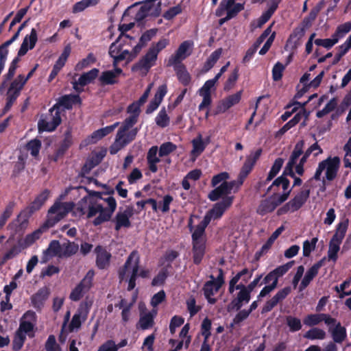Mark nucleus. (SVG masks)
I'll return each mask as SVG.
<instances>
[{
  "mask_svg": "<svg viewBox=\"0 0 351 351\" xmlns=\"http://www.w3.org/2000/svg\"><path fill=\"white\" fill-rule=\"evenodd\" d=\"M230 176L227 172H221L215 176L212 179V185L215 189L212 191L208 197L212 201H215L219 198H223L222 201L216 204L213 208L207 213L197 228H202L204 230L210 221L218 219L222 216L224 211L229 208L233 200V197L228 195L233 191H236V182H228Z\"/></svg>",
  "mask_w": 351,
  "mask_h": 351,
  "instance_id": "obj_1",
  "label": "nucleus"
},
{
  "mask_svg": "<svg viewBox=\"0 0 351 351\" xmlns=\"http://www.w3.org/2000/svg\"><path fill=\"white\" fill-rule=\"evenodd\" d=\"M117 206V201L112 196L96 199L87 196L81 200L78 209L93 225L98 226L110 220Z\"/></svg>",
  "mask_w": 351,
  "mask_h": 351,
  "instance_id": "obj_2",
  "label": "nucleus"
},
{
  "mask_svg": "<svg viewBox=\"0 0 351 351\" xmlns=\"http://www.w3.org/2000/svg\"><path fill=\"white\" fill-rule=\"evenodd\" d=\"M289 181L285 177L278 178L268 189L272 195L262 201L258 207L257 212L265 215L272 212L281 203L285 202L289 194L288 190Z\"/></svg>",
  "mask_w": 351,
  "mask_h": 351,
  "instance_id": "obj_3",
  "label": "nucleus"
},
{
  "mask_svg": "<svg viewBox=\"0 0 351 351\" xmlns=\"http://www.w3.org/2000/svg\"><path fill=\"white\" fill-rule=\"evenodd\" d=\"M304 145V142L302 140L299 141L295 145L290 159L285 169V173L286 174L293 177L295 171L298 175H302L304 173L303 166L306 162L308 156L311 154L314 156H317L322 153V149L317 145V143H314L311 147H309L304 152L303 156L300 157L303 152Z\"/></svg>",
  "mask_w": 351,
  "mask_h": 351,
  "instance_id": "obj_4",
  "label": "nucleus"
},
{
  "mask_svg": "<svg viewBox=\"0 0 351 351\" xmlns=\"http://www.w3.org/2000/svg\"><path fill=\"white\" fill-rule=\"evenodd\" d=\"M149 269L140 266V258L136 252H132L127 258L125 264L119 270V278L121 282H128V289L132 290L136 286L137 276L148 278Z\"/></svg>",
  "mask_w": 351,
  "mask_h": 351,
  "instance_id": "obj_5",
  "label": "nucleus"
},
{
  "mask_svg": "<svg viewBox=\"0 0 351 351\" xmlns=\"http://www.w3.org/2000/svg\"><path fill=\"white\" fill-rule=\"evenodd\" d=\"M134 40L127 34L121 35L109 49V54L114 60V66L123 60H131L136 55L134 53Z\"/></svg>",
  "mask_w": 351,
  "mask_h": 351,
  "instance_id": "obj_6",
  "label": "nucleus"
},
{
  "mask_svg": "<svg viewBox=\"0 0 351 351\" xmlns=\"http://www.w3.org/2000/svg\"><path fill=\"white\" fill-rule=\"evenodd\" d=\"M135 124V117H128L119 128L115 141L110 147V153L116 154L119 150L132 141L138 132V128H133Z\"/></svg>",
  "mask_w": 351,
  "mask_h": 351,
  "instance_id": "obj_7",
  "label": "nucleus"
},
{
  "mask_svg": "<svg viewBox=\"0 0 351 351\" xmlns=\"http://www.w3.org/2000/svg\"><path fill=\"white\" fill-rule=\"evenodd\" d=\"M340 163V159L337 156L328 157L321 161L316 169L314 179L323 182L326 180H333L337 175Z\"/></svg>",
  "mask_w": 351,
  "mask_h": 351,
  "instance_id": "obj_8",
  "label": "nucleus"
},
{
  "mask_svg": "<svg viewBox=\"0 0 351 351\" xmlns=\"http://www.w3.org/2000/svg\"><path fill=\"white\" fill-rule=\"evenodd\" d=\"M348 226V221L344 220L339 223L336 232L329 242L327 252L328 261L335 263L338 259L341 243L345 237Z\"/></svg>",
  "mask_w": 351,
  "mask_h": 351,
  "instance_id": "obj_9",
  "label": "nucleus"
},
{
  "mask_svg": "<svg viewBox=\"0 0 351 351\" xmlns=\"http://www.w3.org/2000/svg\"><path fill=\"white\" fill-rule=\"evenodd\" d=\"M160 1L152 0L146 1L141 6L138 11L134 8L127 10L123 16V21H127V18L131 14H135L136 21H141L147 16H157L160 12Z\"/></svg>",
  "mask_w": 351,
  "mask_h": 351,
  "instance_id": "obj_10",
  "label": "nucleus"
},
{
  "mask_svg": "<svg viewBox=\"0 0 351 351\" xmlns=\"http://www.w3.org/2000/svg\"><path fill=\"white\" fill-rule=\"evenodd\" d=\"M73 207V204L71 202H56L49 210L47 225L53 226L64 217Z\"/></svg>",
  "mask_w": 351,
  "mask_h": 351,
  "instance_id": "obj_11",
  "label": "nucleus"
},
{
  "mask_svg": "<svg viewBox=\"0 0 351 351\" xmlns=\"http://www.w3.org/2000/svg\"><path fill=\"white\" fill-rule=\"evenodd\" d=\"M49 112L50 114L40 119L38 123L40 132H51L60 123L61 119L57 106H53Z\"/></svg>",
  "mask_w": 351,
  "mask_h": 351,
  "instance_id": "obj_12",
  "label": "nucleus"
},
{
  "mask_svg": "<svg viewBox=\"0 0 351 351\" xmlns=\"http://www.w3.org/2000/svg\"><path fill=\"white\" fill-rule=\"evenodd\" d=\"M204 230L202 228H196L193 232L194 261L199 263L204 255L205 241L203 237Z\"/></svg>",
  "mask_w": 351,
  "mask_h": 351,
  "instance_id": "obj_13",
  "label": "nucleus"
},
{
  "mask_svg": "<svg viewBox=\"0 0 351 351\" xmlns=\"http://www.w3.org/2000/svg\"><path fill=\"white\" fill-rule=\"evenodd\" d=\"M243 93V90H240L219 101L216 106L215 114L224 113L230 108L239 104L241 101Z\"/></svg>",
  "mask_w": 351,
  "mask_h": 351,
  "instance_id": "obj_14",
  "label": "nucleus"
},
{
  "mask_svg": "<svg viewBox=\"0 0 351 351\" xmlns=\"http://www.w3.org/2000/svg\"><path fill=\"white\" fill-rule=\"evenodd\" d=\"M261 154V150L257 149L254 152H252L250 154V155L247 157L245 162L243 166L241 171L239 173L238 180L236 182V189L243 184L244 179L247 177L249 173L251 171L252 167L256 163V160L259 158Z\"/></svg>",
  "mask_w": 351,
  "mask_h": 351,
  "instance_id": "obj_15",
  "label": "nucleus"
},
{
  "mask_svg": "<svg viewBox=\"0 0 351 351\" xmlns=\"http://www.w3.org/2000/svg\"><path fill=\"white\" fill-rule=\"evenodd\" d=\"M94 275L95 273L92 270L87 272L81 282L71 293L70 298L72 300H79L82 296L90 289Z\"/></svg>",
  "mask_w": 351,
  "mask_h": 351,
  "instance_id": "obj_16",
  "label": "nucleus"
},
{
  "mask_svg": "<svg viewBox=\"0 0 351 351\" xmlns=\"http://www.w3.org/2000/svg\"><path fill=\"white\" fill-rule=\"evenodd\" d=\"M223 274L220 270L217 279H213L205 284L204 287V295L209 303L214 304L216 302L213 296L218 292L219 288L223 284Z\"/></svg>",
  "mask_w": 351,
  "mask_h": 351,
  "instance_id": "obj_17",
  "label": "nucleus"
},
{
  "mask_svg": "<svg viewBox=\"0 0 351 351\" xmlns=\"http://www.w3.org/2000/svg\"><path fill=\"white\" fill-rule=\"evenodd\" d=\"M27 82V78L20 75L11 84L8 91L6 108L9 109L16 97L19 96L21 90Z\"/></svg>",
  "mask_w": 351,
  "mask_h": 351,
  "instance_id": "obj_18",
  "label": "nucleus"
},
{
  "mask_svg": "<svg viewBox=\"0 0 351 351\" xmlns=\"http://www.w3.org/2000/svg\"><path fill=\"white\" fill-rule=\"evenodd\" d=\"M134 215V208L131 206L120 208L114 217L115 229L120 230L122 228H129L130 226V219Z\"/></svg>",
  "mask_w": 351,
  "mask_h": 351,
  "instance_id": "obj_19",
  "label": "nucleus"
},
{
  "mask_svg": "<svg viewBox=\"0 0 351 351\" xmlns=\"http://www.w3.org/2000/svg\"><path fill=\"white\" fill-rule=\"evenodd\" d=\"M193 45V43L191 41L183 42L179 46L175 54L169 58V64L171 65L177 64L186 58L192 51Z\"/></svg>",
  "mask_w": 351,
  "mask_h": 351,
  "instance_id": "obj_20",
  "label": "nucleus"
},
{
  "mask_svg": "<svg viewBox=\"0 0 351 351\" xmlns=\"http://www.w3.org/2000/svg\"><path fill=\"white\" fill-rule=\"evenodd\" d=\"M158 55L150 49L145 56L138 62L136 66V69L139 70L143 74L147 73L151 67L156 62Z\"/></svg>",
  "mask_w": 351,
  "mask_h": 351,
  "instance_id": "obj_21",
  "label": "nucleus"
},
{
  "mask_svg": "<svg viewBox=\"0 0 351 351\" xmlns=\"http://www.w3.org/2000/svg\"><path fill=\"white\" fill-rule=\"evenodd\" d=\"M309 196V191H300L295 197L289 201L284 207L286 211L293 212L298 210L307 200Z\"/></svg>",
  "mask_w": 351,
  "mask_h": 351,
  "instance_id": "obj_22",
  "label": "nucleus"
},
{
  "mask_svg": "<svg viewBox=\"0 0 351 351\" xmlns=\"http://www.w3.org/2000/svg\"><path fill=\"white\" fill-rule=\"evenodd\" d=\"M278 281V278L276 274H274L273 271L269 272L263 279V282L266 284V285L260 291L258 299L261 300L274 290L277 287Z\"/></svg>",
  "mask_w": 351,
  "mask_h": 351,
  "instance_id": "obj_23",
  "label": "nucleus"
},
{
  "mask_svg": "<svg viewBox=\"0 0 351 351\" xmlns=\"http://www.w3.org/2000/svg\"><path fill=\"white\" fill-rule=\"evenodd\" d=\"M37 32L35 29H32L29 35H27L21 44L19 50L18 56H24L29 50L33 49L37 42Z\"/></svg>",
  "mask_w": 351,
  "mask_h": 351,
  "instance_id": "obj_24",
  "label": "nucleus"
},
{
  "mask_svg": "<svg viewBox=\"0 0 351 351\" xmlns=\"http://www.w3.org/2000/svg\"><path fill=\"white\" fill-rule=\"evenodd\" d=\"M236 0H222L220 4V11L226 10V19H231L237 13L243 10V5L241 3H234Z\"/></svg>",
  "mask_w": 351,
  "mask_h": 351,
  "instance_id": "obj_25",
  "label": "nucleus"
},
{
  "mask_svg": "<svg viewBox=\"0 0 351 351\" xmlns=\"http://www.w3.org/2000/svg\"><path fill=\"white\" fill-rule=\"evenodd\" d=\"M291 289L289 287H285L278 291L269 300H268L265 304L263 311L269 312L277 304L285 299L287 295L290 293Z\"/></svg>",
  "mask_w": 351,
  "mask_h": 351,
  "instance_id": "obj_26",
  "label": "nucleus"
},
{
  "mask_svg": "<svg viewBox=\"0 0 351 351\" xmlns=\"http://www.w3.org/2000/svg\"><path fill=\"white\" fill-rule=\"evenodd\" d=\"M99 75V70L93 69L88 72L82 75L77 81L73 83V88L77 90H80V88L92 82Z\"/></svg>",
  "mask_w": 351,
  "mask_h": 351,
  "instance_id": "obj_27",
  "label": "nucleus"
},
{
  "mask_svg": "<svg viewBox=\"0 0 351 351\" xmlns=\"http://www.w3.org/2000/svg\"><path fill=\"white\" fill-rule=\"evenodd\" d=\"M119 123H115L112 125L105 127L104 128L95 131L90 136L86 139V142L87 144L95 143L107 134L111 133L117 127Z\"/></svg>",
  "mask_w": 351,
  "mask_h": 351,
  "instance_id": "obj_28",
  "label": "nucleus"
},
{
  "mask_svg": "<svg viewBox=\"0 0 351 351\" xmlns=\"http://www.w3.org/2000/svg\"><path fill=\"white\" fill-rule=\"evenodd\" d=\"M167 92V87L165 84H162L158 88L154 99L151 101L147 108V113H152L158 108Z\"/></svg>",
  "mask_w": 351,
  "mask_h": 351,
  "instance_id": "obj_29",
  "label": "nucleus"
},
{
  "mask_svg": "<svg viewBox=\"0 0 351 351\" xmlns=\"http://www.w3.org/2000/svg\"><path fill=\"white\" fill-rule=\"evenodd\" d=\"M136 298L137 292H135L133 296L132 302H128L125 300H121L120 302L117 305V306L121 309V319L123 323H127L131 319V308L133 306V304L135 302Z\"/></svg>",
  "mask_w": 351,
  "mask_h": 351,
  "instance_id": "obj_30",
  "label": "nucleus"
},
{
  "mask_svg": "<svg viewBox=\"0 0 351 351\" xmlns=\"http://www.w3.org/2000/svg\"><path fill=\"white\" fill-rule=\"evenodd\" d=\"M236 289H239V292L237 300L232 302V305L238 309L243 303H247L250 301L251 292L243 285H237Z\"/></svg>",
  "mask_w": 351,
  "mask_h": 351,
  "instance_id": "obj_31",
  "label": "nucleus"
},
{
  "mask_svg": "<svg viewBox=\"0 0 351 351\" xmlns=\"http://www.w3.org/2000/svg\"><path fill=\"white\" fill-rule=\"evenodd\" d=\"M121 73L122 70L119 68H115L112 71H105L99 77V80L102 84H114Z\"/></svg>",
  "mask_w": 351,
  "mask_h": 351,
  "instance_id": "obj_32",
  "label": "nucleus"
},
{
  "mask_svg": "<svg viewBox=\"0 0 351 351\" xmlns=\"http://www.w3.org/2000/svg\"><path fill=\"white\" fill-rule=\"evenodd\" d=\"M208 143L209 138L204 141L201 135L197 136L192 141L193 149L191 150V156L193 160H195L203 152Z\"/></svg>",
  "mask_w": 351,
  "mask_h": 351,
  "instance_id": "obj_33",
  "label": "nucleus"
},
{
  "mask_svg": "<svg viewBox=\"0 0 351 351\" xmlns=\"http://www.w3.org/2000/svg\"><path fill=\"white\" fill-rule=\"evenodd\" d=\"M157 314V310L153 309L152 312L141 313L138 324L139 328L146 330L151 328L154 324V317Z\"/></svg>",
  "mask_w": 351,
  "mask_h": 351,
  "instance_id": "obj_34",
  "label": "nucleus"
},
{
  "mask_svg": "<svg viewBox=\"0 0 351 351\" xmlns=\"http://www.w3.org/2000/svg\"><path fill=\"white\" fill-rule=\"evenodd\" d=\"M77 103H80L78 95H69L62 97L54 106H57V110L60 112L61 108L69 109Z\"/></svg>",
  "mask_w": 351,
  "mask_h": 351,
  "instance_id": "obj_35",
  "label": "nucleus"
},
{
  "mask_svg": "<svg viewBox=\"0 0 351 351\" xmlns=\"http://www.w3.org/2000/svg\"><path fill=\"white\" fill-rule=\"evenodd\" d=\"M95 250L97 252L96 263L97 267L100 269H104L108 267L111 256L110 254L101 247H97Z\"/></svg>",
  "mask_w": 351,
  "mask_h": 351,
  "instance_id": "obj_36",
  "label": "nucleus"
},
{
  "mask_svg": "<svg viewBox=\"0 0 351 351\" xmlns=\"http://www.w3.org/2000/svg\"><path fill=\"white\" fill-rule=\"evenodd\" d=\"M46 226H43L38 228V230L33 232L32 233L27 234L21 241V245L26 247L32 245L36 240H38L40 237V236L46 230Z\"/></svg>",
  "mask_w": 351,
  "mask_h": 351,
  "instance_id": "obj_37",
  "label": "nucleus"
},
{
  "mask_svg": "<svg viewBox=\"0 0 351 351\" xmlns=\"http://www.w3.org/2000/svg\"><path fill=\"white\" fill-rule=\"evenodd\" d=\"M320 267L319 264L312 266L305 274L303 279L302 280L300 285V290L304 289L313 279V278L317 274L318 269Z\"/></svg>",
  "mask_w": 351,
  "mask_h": 351,
  "instance_id": "obj_38",
  "label": "nucleus"
},
{
  "mask_svg": "<svg viewBox=\"0 0 351 351\" xmlns=\"http://www.w3.org/2000/svg\"><path fill=\"white\" fill-rule=\"evenodd\" d=\"M156 34V30L150 29L145 33H144L140 39V41L138 44L134 46V55H137V53L141 50V49L145 45V44L149 41Z\"/></svg>",
  "mask_w": 351,
  "mask_h": 351,
  "instance_id": "obj_39",
  "label": "nucleus"
},
{
  "mask_svg": "<svg viewBox=\"0 0 351 351\" xmlns=\"http://www.w3.org/2000/svg\"><path fill=\"white\" fill-rule=\"evenodd\" d=\"M64 247V246H61L58 241H53L45 252V254L47 256H62L66 255V253L63 252Z\"/></svg>",
  "mask_w": 351,
  "mask_h": 351,
  "instance_id": "obj_40",
  "label": "nucleus"
},
{
  "mask_svg": "<svg viewBox=\"0 0 351 351\" xmlns=\"http://www.w3.org/2000/svg\"><path fill=\"white\" fill-rule=\"evenodd\" d=\"M157 147H151L147 154V161L149 163V167L152 172H156L157 171L156 164L160 161L159 158L157 156Z\"/></svg>",
  "mask_w": 351,
  "mask_h": 351,
  "instance_id": "obj_41",
  "label": "nucleus"
},
{
  "mask_svg": "<svg viewBox=\"0 0 351 351\" xmlns=\"http://www.w3.org/2000/svg\"><path fill=\"white\" fill-rule=\"evenodd\" d=\"M326 332L319 328H313L308 330L304 335V337L311 340H322L326 337Z\"/></svg>",
  "mask_w": 351,
  "mask_h": 351,
  "instance_id": "obj_42",
  "label": "nucleus"
},
{
  "mask_svg": "<svg viewBox=\"0 0 351 351\" xmlns=\"http://www.w3.org/2000/svg\"><path fill=\"white\" fill-rule=\"evenodd\" d=\"M86 318V315H84L80 311L77 312L73 315L71 324L69 326V332H73L75 330L80 328L82 322H84Z\"/></svg>",
  "mask_w": 351,
  "mask_h": 351,
  "instance_id": "obj_43",
  "label": "nucleus"
},
{
  "mask_svg": "<svg viewBox=\"0 0 351 351\" xmlns=\"http://www.w3.org/2000/svg\"><path fill=\"white\" fill-rule=\"evenodd\" d=\"M332 335L335 342L340 343L343 341L346 337V330L338 323L332 330Z\"/></svg>",
  "mask_w": 351,
  "mask_h": 351,
  "instance_id": "obj_44",
  "label": "nucleus"
},
{
  "mask_svg": "<svg viewBox=\"0 0 351 351\" xmlns=\"http://www.w3.org/2000/svg\"><path fill=\"white\" fill-rule=\"evenodd\" d=\"M176 71L180 82L184 85L189 84L191 81V77L185 67L182 65H178L176 66Z\"/></svg>",
  "mask_w": 351,
  "mask_h": 351,
  "instance_id": "obj_45",
  "label": "nucleus"
},
{
  "mask_svg": "<svg viewBox=\"0 0 351 351\" xmlns=\"http://www.w3.org/2000/svg\"><path fill=\"white\" fill-rule=\"evenodd\" d=\"M71 48L70 45H66L62 53H61L60 56L56 61V64H54L53 67L58 69L59 71L61 70V69L64 66L65 64L66 60L68 57L69 56L71 53Z\"/></svg>",
  "mask_w": 351,
  "mask_h": 351,
  "instance_id": "obj_46",
  "label": "nucleus"
},
{
  "mask_svg": "<svg viewBox=\"0 0 351 351\" xmlns=\"http://www.w3.org/2000/svg\"><path fill=\"white\" fill-rule=\"evenodd\" d=\"M71 48L70 45H66L62 53H61L60 56L56 61V64H54L53 67L58 69L59 71L61 70V69L64 66L65 64L66 60L68 57L69 56L71 53Z\"/></svg>",
  "mask_w": 351,
  "mask_h": 351,
  "instance_id": "obj_47",
  "label": "nucleus"
},
{
  "mask_svg": "<svg viewBox=\"0 0 351 351\" xmlns=\"http://www.w3.org/2000/svg\"><path fill=\"white\" fill-rule=\"evenodd\" d=\"M71 48L70 45H66L62 53H61L60 56L56 61V64H54L53 67L58 69L59 71L61 70V69L64 66L65 64L66 60L68 57L69 56L71 53Z\"/></svg>",
  "mask_w": 351,
  "mask_h": 351,
  "instance_id": "obj_48",
  "label": "nucleus"
},
{
  "mask_svg": "<svg viewBox=\"0 0 351 351\" xmlns=\"http://www.w3.org/2000/svg\"><path fill=\"white\" fill-rule=\"evenodd\" d=\"M351 30V22H346L337 26L335 32L333 34L338 41L343 38Z\"/></svg>",
  "mask_w": 351,
  "mask_h": 351,
  "instance_id": "obj_49",
  "label": "nucleus"
},
{
  "mask_svg": "<svg viewBox=\"0 0 351 351\" xmlns=\"http://www.w3.org/2000/svg\"><path fill=\"white\" fill-rule=\"evenodd\" d=\"M98 2L99 0H82L74 5L73 12L75 13L82 12L90 6L95 5Z\"/></svg>",
  "mask_w": 351,
  "mask_h": 351,
  "instance_id": "obj_50",
  "label": "nucleus"
},
{
  "mask_svg": "<svg viewBox=\"0 0 351 351\" xmlns=\"http://www.w3.org/2000/svg\"><path fill=\"white\" fill-rule=\"evenodd\" d=\"M324 313L309 314L304 318V324L308 326H313L319 324L322 322Z\"/></svg>",
  "mask_w": 351,
  "mask_h": 351,
  "instance_id": "obj_51",
  "label": "nucleus"
},
{
  "mask_svg": "<svg viewBox=\"0 0 351 351\" xmlns=\"http://www.w3.org/2000/svg\"><path fill=\"white\" fill-rule=\"evenodd\" d=\"M49 295V292L47 289H42L36 293L32 299V301L35 307H40L42 302L45 300Z\"/></svg>",
  "mask_w": 351,
  "mask_h": 351,
  "instance_id": "obj_52",
  "label": "nucleus"
},
{
  "mask_svg": "<svg viewBox=\"0 0 351 351\" xmlns=\"http://www.w3.org/2000/svg\"><path fill=\"white\" fill-rule=\"evenodd\" d=\"M286 323L291 332L298 331L302 328L301 320L298 317L288 316L286 318Z\"/></svg>",
  "mask_w": 351,
  "mask_h": 351,
  "instance_id": "obj_53",
  "label": "nucleus"
},
{
  "mask_svg": "<svg viewBox=\"0 0 351 351\" xmlns=\"http://www.w3.org/2000/svg\"><path fill=\"white\" fill-rule=\"evenodd\" d=\"M221 49H218L211 53L206 62L205 63L206 71L210 70L217 62L221 55Z\"/></svg>",
  "mask_w": 351,
  "mask_h": 351,
  "instance_id": "obj_54",
  "label": "nucleus"
},
{
  "mask_svg": "<svg viewBox=\"0 0 351 351\" xmlns=\"http://www.w3.org/2000/svg\"><path fill=\"white\" fill-rule=\"evenodd\" d=\"M337 38L332 34L331 38L326 39H316L315 43L317 45L324 47L326 49H330L338 43Z\"/></svg>",
  "mask_w": 351,
  "mask_h": 351,
  "instance_id": "obj_55",
  "label": "nucleus"
},
{
  "mask_svg": "<svg viewBox=\"0 0 351 351\" xmlns=\"http://www.w3.org/2000/svg\"><path fill=\"white\" fill-rule=\"evenodd\" d=\"M317 238H313L311 241L306 240L303 243V255L308 256L310 254L315 250Z\"/></svg>",
  "mask_w": 351,
  "mask_h": 351,
  "instance_id": "obj_56",
  "label": "nucleus"
},
{
  "mask_svg": "<svg viewBox=\"0 0 351 351\" xmlns=\"http://www.w3.org/2000/svg\"><path fill=\"white\" fill-rule=\"evenodd\" d=\"M95 61L96 58L95 56L93 53H89L85 58L77 64L76 69L77 70L84 69L95 63Z\"/></svg>",
  "mask_w": 351,
  "mask_h": 351,
  "instance_id": "obj_57",
  "label": "nucleus"
},
{
  "mask_svg": "<svg viewBox=\"0 0 351 351\" xmlns=\"http://www.w3.org/2000/svg\"><path fill=\"white\" fill-rule=\"evenodd\" d=\"M105 155H106L105 150H101L99 152L93 153L91 158L88 160L86 165H89V168H91V167L97 165L101 161V160L105 156Z\"/></svg>",
  "mask_w": 351,
  "mask_h": 351,
  "instance_id": "obj_58",
  "label": "nucleus"
},
{
  "mask_svg": "<svg viewBox=\"0 0 351 351\" xmlns=\"http://www.w3.org/2000/svg\"><path fill=\"white\" fill-rule=\"evenodd\" d=\"M189 324H185L182 327L179 334L180 341H183L184 343V346L186 348L189 347V343L191 342V337L189 335Z\"/></svg>",
  "mask_w": 351,
  "mask_h": 351,
  "instance_id": "obj_59",
  "label": "nucleus"
},
{
  "mask_svg": "<svg viewBox=\"0 0 351 351\" xmlns=\"http://www.w3.org/2000/svg\"><path fill=\"white\" fill-rule=\"evenodd\" d=\"M276 9V6H272L267 11L264 12L263 15L258 19L256 21V24L255 25L256 27H261L263 24H265L274 12Z\"/></svg>",
  "mask_w": 351,
  "mask_h": 351,
  "instance_id": "obj_60",
  "label": "nucleus"
},
{
  "mask_svg": "<svg viewBox=\"0 0 351 351\" xmlns=\"http://www.w3.org/2000/svg\"><path fill=\"white\" fill-rule=\"evenodd\" d=\"M169 118L165 110H161L156 117V124L162 128L167 126L169 124Z\"/></svg>",
  "mask_w": 351,
  "mask_h": 351,
  "instance_id": "obj_61",
  "label": "nucleus"
},
{
  "mask_svg": "<svg viewBox=\"0 0 351 351\" xmlns=\"http://www.w3.org/2000/svg\"><path fill=\"white\" fill-rule=\"evenodd\" d=\"M238 79V71L234 70L229 76L226 82L224 84L223 90L225 91H229L232 89Z\"/></svg>",
  "mask_w": 351,
  "mask_h": 351,
  "instance_id": "obj_62",
  "label": "nucleus"
},
{
  "mask_svg": "<svg viewBox=\"0 0 351 351\" xmlns=\"http://www.w3.org/2000/svg\"><path fill=\"white\" fill-rule=\"evenodd\" d=\"M169 44V40L167 38H162L157 43L152 44L149 49L153 50L158 55V53L165 49Z\"/></svg>",
  "mask_w": 351,
  "mask_h": 351,
  "instance_id": "obj_63",
  "label": "nucleus"
},
{
  "mask_svg": "<svg viewBox=\"0 0 351 351\" xmlns=\"http://www.w3.org/2000/svg\"><path fill=\"white\" fill-rule=\"evenodd\" d=\"M49 196V192L48 191H43L34 200V202L32 204V208L34 209H38L48 199Z\"/></svg>",
  "mask_w": 351,
  "mask_h": 351,
  "instance_id": "obj_64",
  "label": "nucleus"
}]
</instances>
